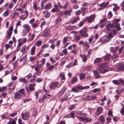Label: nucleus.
I'll list each match as a JSON object with an SVG mask.
<instances>
[{
    "instance_id": "1",
    "label": "nucleus",
    "mask_w": 124,
    "mask_h": 124,
    "mask_svg": "<svg viewBox=\"0 0 124 124\" xmlns=\"http://www.w3.org/2000/svg\"><path fill=\"white\" fill-rule=\"evenodd\" d=\"M108 66V62H104L101 63L99 66L100 69H97V70L99 71L100 73L104 74L105 72L108 71V70L107 69H104V68H107Z\"/></svg>"
},
{
    "instance_id": "2",
    "label": "nucleus",
    "mask_w": 124,
    "mask_h": 124,
    "mask_svg": "<svg viewBox=\"0 0 124 124\" xmlns=\"http://www.w3.org/2000/svg\"><path fill=\"white\" fill-rule=\"evenodd\" d=\"M25 95L24 89H21L19 90L18 92L14 93V98L15 100H18L21 98L22 96H24Z\"/></svg>"
},
{
    "instance_id": "3",
    "label": "nucleus",
    "mask_w": 124,
    "mask_h": 124,
    "mask_svg": "<svg viewBox=\"0 0 124 124\" xmlns=\"http://www.w3.org/2000/svg\"><path fill=\"white\" fill-rule=\"evenodd\" d=\"M88 29L86 27H84L80 31L81 36L83 37H88V34L87 33Z\"/></svg>"
},
{
    "instance_id": "4",
    "label": "nucleus",
    "mask_w": 124,
    "mask_h": 124,
    "mask_svg": "<svg viewBox=\"0 0 124 124\" xmlns=\"http://www.w3.org/2000/svg\"><path fill=\"white\" fill-rule=\"evenodd\" d=\"M60 86L58 85V83L57 81L53 82L49 86L50 88L52 90H54L59 88Z\"/></svg>"
},
{
    "instance_id": "5",
    "label": "nucleus",
    "mask_w": 124,
    "mask_h": 124,
    "mask_svg": "<svg viewBox=\"0 0 124 124\" xmlns=\"http://www.w3.org/2000/svg\"><path fill=\"white\" fill-rule=\"evenodd\" d=\"M95 17V15H91L89 16L86 17L85 19V21L86 20L88 23H91L93 22Z\"/></svg>"
},
{
    "instance_id": "6",
    "label": "nucleus",
    "mask_w": 124,
    "mask_h": 124,
    "mask_svg": "<svg viewBox=\"0 0 124 124\" xmlns=\"http://www.w3.org/2000/svg\"><path fill=\"white\" fill-rule=\"evenodd\" d=\"M13 30V26H11L10 27L9 29V31H8L7 32V37L8 39H10L12 33V31Z\"/></svg>"
},
{
    "instance_id": "7",
    "label": "nucleus",
    "mask_w": 124,
    "mask_h": 124,
    "mask_svg": "<svg viewBox=\"0 0 124 124\" xmlns=\"http://www.w3.org/2000/svg\"><path fill=\"white\" fill-rule=\"evenodd\" d=\"M116 68L120 70H124V62L123 63H121L116 66Z\"/></svg>"
},
{
    "instance_id": "8",
    "label": "nucleus",
    "mask_w": 124,
    "mask_h": 124,
    "mask_svg": "<svg viewBox=\"0 0 124 124\" xmlns=\"http://www.w3.org/2000/svg\"><path fill=\"white\" fill-rule=\"evenodd\" d=\"M21 116L22 119H23L27 120L29 118V114L28 112H26L24 114L22 113Z\"/></svg>"
},
{
    "instance_id": "9",
    "label": "nucleus",
    "mask_w": 124,
    "mask_h": 124,
    "mask_svg": "<svg viewBox=\"0 0 124 124\" xmlns=\"http://www.w3.org/2000/svg\"><path fill=\"white\" fill-rule=\"evenodd\" d=\"M35 69L36 72V74L38 76L39 75L41 74L42 69L36 66L35 67Z\"/></svg>"
},
{
    "instance_id": "10",
    "label": "nucleus",
    "mask_w": 124,
    "mask_h": 124,
    "mask_svg": "<svg viewBox=\"0 0 124 124\" xmlns=\"http://www.w3.org/2000/svg\"><path fill=\"white\" fill-rule=\"evenodd\" d=\"M72 11V8H70L69 10H66L65 11H64L63 13L65 15H68L69 16H70L71 12Z\"/></svg>"
},
{
    "instance_id": "11",
    "label": "nucleus",
    "mask_w": 124,
    "mask_h": 124,
    "mask_svg": "<svg viewBox=\"0 0 124 124\" xmlns=\"http://www.w3.org/2000/svg\"><path fill=\"white\" fill-rule=\"evenodd\" d=\"M102 112V107H99L97 108V110L96 112V114L97 115H99Z\"/></svg>"
},
{
    "instance_id": "12",
    "label": "nucleus",
    "mask_w": 124,
    "mask_h": 124,
    "mask_svg": "<svg viewBox=\"0 0 124 124\" xmlns=\"http://www.w3.org/2000/svg\"><path fill=\"white\" fill-rule=\"evenodd\" d=\"M113 36L112 35V34L111 32H109V34L107 35V38L108 40H107V39H105L104 40L105 42H108L109 40L111 38H112Z\"/></svg>"
},
{
    "instance_id": "13",
    "label": "nucleus",
    "mask_w": 124,
    "mask_h": 124,
    "mask_svg": "<svg viewBox=\"0 0 124 124\" xmlns=\"http://www.w3.org/2000/svg\"><path fill=\"white\" fill-rule=\"evenodd\" d=\"M79 120L81 122H83L84 121H86V122H89L90 121V119H89L88 118L82 117H79Z\"/></svg>"
},
{
    "instance_id": "14",
    "label": "nucleus",
    "mask_w": 124,
    "mask_h": 124,
    "mask_svg": "<svg viewBox=\"0 0 124 124\" xmlns=\"http://www.w3.org/2000/svg\"><path fill=\"white\" fill-rule=\"evenodd\" d=\"M23 27L24 28L26 29L27 32H29L30 30V28L28 24H25L23 26Z\"/></svg>"
},
{
    "instance_id": "15",
    "label": "nucleus",
    "mask_w": 124,
    "mask_h": 124,
    "mask_svg": "<svg viewBox=\"0 0 124 124\" xmlns=\"http://www.w3.org/2000/svg\"><path fill=\"white\" fill-rule=\"evenodd\" d=\"M89 87V86H87L83 87L81 86L78 85L77 86V88L78 89H81L82 90L86 89L88 88Z\"/></svg>"
},
{
    "instance_id": "16",
    "label": "nucleus",
    "mask_w": 124,
    "mask_h": 124,
    "mask_svg": "<svg viewBox=\"0 0 124 124\" xmlns=\"http://www.w3.org/2000/svg\"><path fill=\"white\" fill-rule=\"evenodd\" d=\"M118 49V47H112L110 48V51L113 53L115 52Z\"/></svg>"
},
{
    "instance_id": "17",
    "label": "nucleus",
    "mask_w": 124,
    "mask_h": 124,
    "mask_svg": "<svg viewBox=\"0 0 124 124\" xmlns=\"http://www.w3.org/2000/svg\"><path fill=\"white\" fill-rule=\"evenodd\" d=\"M36 49V46L34 45L31 48V54L32 55H34L35 54V52Z\"/></svg>"
},
{
    "instance_id": "18",
    "label": "nucleus",
    "mask_w": 124,
    "mask_h": 124,
    "mask_svg": "<svg viewBox=\"0 0 124 124\" xmlns=\"http://www.w3.org/2000/svg\"><path fill=\"white\" fill-rule=\"evenodd\" d=\"M36 84L35 83L31 84L29 86V90L31 91V90H34L35 89L33 87L34 86H35Z\"/></svg>"
},
{
    "instance_id": "19",
    "label": "nucleus",
    "mask_w": 124,
    "mask_h": 124,
    "mask_svg": "<svg viewBox=\"0 0 124 124\" xmlns=\"http://www.w3.org/2000/svg\"><path fill=\"white\" fill-rule=\"evenodd\" d=\"M44 32L43 35L45 37H46L50 33L49 30L48 29L45 30Z\"/></svg>"
},
{
    "instance_id": "20",
    "label": "nucleus",
    "mask_w": 124,
    "mask_h": 124,
    "mask_svg": "<svg viewBox=\"0 0 124 124\" xmlns=\"http://www.w3.org/2000/svg\"><path fill=\"white\" fill-rule=\"evenodd\" d=\"M66 117L67 118L71 117L72 118H74L75 117L74 114L73 112H71L69 114L66 115Z\"/></svg>"
},
{
    "instance_id": "21",
    "label": "nucleus",
    "mask_w": 124,
    "mask_h": 124,
    "mask_svg": "<svg viewBox=\"0 0 124 124\" xmlns=\"http://www.w3.org/2000/svg\"><path fill=\"white\" fill-rule=\"evenodd\" d=\"M106 20V18H104L103 19L101 20L100 21V22L101 24L100 26L101 28H102L104 26V25L102 24V23L105 22Z\"/></svg>"
},
{
    "instance_id": "22",
    "label": "nucleus",
    "mask_w": 124,
    "mask_h": 124,
    "mask_svg": "<svg viewBox=\"0 0 124 124\" xmlns=\"http://www.w3.org/2000/svg\"><path fill=\"white\" fill-rule=\"evenodd\" d=\"M108 4V2H106L105 3V2H103L101 4L100 6L101 7H103V8H106L107 7V6Z\"/></svg>"
},
{
    "instance_id": "23",
    "label": "nucleus",
    "mask_w": 124,
    "mask_h": 124,
    "mask_svg": "<svg viewBox=\"0 0 124 124\" xmlns=\"http://www.w3.org/2000/svg\"><path fill=\"white\" fill-rule=\"evenodd\" d=\"M99 119L101 124H103L105 121V118L103 116H100Z\"/></svg>"
},
{
    "instance_id": "24",
    "label": "nucleus",
    "mask_w": 124,
    "mask_h": 124,
    "mask_svg": "<svg viewBox=\"0 0 124 124\" xmlns=\"http://www.w3.org/2000/svg\"><path fill=\"white\" fill-rule=\"evenodd\" d=\"M120 79L118 80H113L112 82L115 85H120Z\"/></svg>"
},
{
    "instance_id": "25",
    "label": "nucleus",
    "mask_w": 124,
    "mask_h": 124,
    "mask_svg": "<svg viewBox=\"0 0 124 124\" xmlns=\"http://www.w3.org/2000/svg\"><path fill=\"white\" fill-rule=\"evenodd\" d=\"M102 60L101 58H97L95 59L94 61V63H96L101 61Z\"/></svg>"
},
{
    "instance_id": "26",
    "label": "nucleus",
    "mask_w": 124,
    "mask_h": 124,
    "mask_svg": "<svg viewBox=\"0 0 124 124\" xmlns=\"http://www.w3.org/2000/svg\"><path fill=\"white\" fill-rule=\"evenodd\" d=\"M113 25L111 24H108L106 25V29L108 31H109L110 30V29L111 28L113 27Z\"/></svg>"
},
{
    "instance_id": "27",
    "label": "nucleus",
    "mask_w": 124,
    "mask_h": 124,
    "mask_svg": "<svg viewBox=\"0 0 124 124\" xmlns=\"http://www.w3.org/2000/svg\"><path fill=\"white\" fill-rule=\"evenodd\" d=\"M80 19L78 17H76L71 22V23L72 24H73L76 22L78 20H79Z\"/></svg>"
},
{
    "instance_id": "28",
    "label": "nucleus",
    "mask_w": 124,
    "mask_h": 124,
    "mask_svg": "<svg viewBox=\"0 0 124 124\" xmlns=\"http://www.w3.org/2000/svg\"><path fill=\"white\" fill-rule=\"evenodd\" d=\"M111 56L110 54H107L104 56V59L107 60H109L111 58Z\"/></svg>"
},
{
    "instance_id": "29",
    "label": "nucleus",
    "mask_w": 124,
    "mask_h": 124,
    "mask_svg": "<svg viewBox=\"0 0 124 124\" xmlns=\"http://www.w3.org/2000/svg\"><path fill=\"white\" fill-rule=\"evenodd\" d=\"M42 42L41 40L37 41L36 42L35 45H36L38 46H40L41 45Z\"/></svg>"
},
{
    "instance_id": "30",
    "label": "nucleus",
    "mask_w": 124,
    "mask_h": 124,
    "mask_svg": "<svg viewBox=\"0 0 124 124\" xmlns=\"http://www.w3.org/2000/svg\"><path fill=\"white\" fill-rule=\"evenodd\" d=\"M81 38L80 36L78 35H75L74 36V38L75 40L79 41Z\"/></svg>"
},
{
    "instance_id": "31",
    "label": "nucleus",
    "mask_w": 124,
    "mask_h": 124,
    "mask_svg": "<svg viewBox=\"0 0 124 124\" xmlns=\"http://www.w3.org/2000/svg\"><path fill=\"white\" fill-rule=\"evenodd\" d=\"M52 7V6L51 4H47L45 6V9H49Z\"/></svg>"
},
{
    "instance_id": "32",
    "label": "nucleus",
    "mask_w": 124,
    "mask_h": 124,
    "mask_svg": "<svg viewBox=\"0 0 124 124\" xmlns=\"http://www.w3.org/2000/svg\"><path fill=\"white\" fill-rule=\"evenodd\" d=\"M60 77L62 79H65V78L64 73L63 72L61 73L60 74Z\"/></svg>"
},
{
    "instance_id": "33",
    "label": "nucleus",
    "mask_w": 124,
    "mask_h": 124,
    "mask_svg": "<svg viewBox=\"0 0 124 124\" xmlns=\"http://www.w3.org/2000/svg\"><path fill=\"white\" fill-rule=\"evenodd\" d=\"M120 24L118 23L116 24V25H114L116 27L117 30L118 31H119L121 30V28L120 27Z\"/></svg>"
},
{
    "instance_id": "34",
    "label": "nucleus",
    "mask_w": 124,
    "mask_h": 124,
    "mask_svg": "<svg viewBox=\"0 0 124 124\" xmlns=\"http://www.w3.org/2000/svg\"><path fill=\"white\" fill-rule=\"evenodd\" d=\"M26 46H23L22 48L20 50V52L23 53V52H26Z\"/></svg>"
},
{
    "instance_id": "35",
    "label": "nucleus",
    "mask_w": 124,
    "mask_h": 124,
    "mask_svg": "<svg viewBox=\"0 0 124 124\" xmlns=\"http://www.w3.org/2000/svg\"><path fill=\"white\" fill-rule=\"evenodd\" d=\"M6 86H2V87L0 88V93L1 92H3L4 91L6 90Z\"/></svg>"
},
{
    "instance_id": "36",
    "label": "nucleus",
    "mask_w": 124,
    "mask_h": 124,
    "mask_svg": "<svg viewBox=\"0 0 124 124\" xmlns=\"http://www.w3.org/2000/svg\"><path fill=\"white\" fill-rule=\"evenodd\" d=\"M68 2L67 1L65 4L64 5L63 7V8L64 9L67 8L68 7Z\"/></svg>"
},
{
    "instance_id": "37",
    "label": "nucleus",
    "mask_w": 124,
    "mask_h": 124,
    "mask_svg": "<svg viewBox=\"0 0 124 124\" xmlns=\"http://www.w3.org/2000/svg\"><path fill=\"white\" fill-rule=\"evenodd\" d=\"M77 81V77L73 78L72 79L71 81V83L73 84L75 82H76Z\"/></svg>"
},
{
    "instance_id": "38",
    "label": "nucleus",
    "mask_w": 124,
    "mask_h": 124,
    "mask_svg": "<svg viewBox=\"0 0 124 124\" xmlns=\"http://www.w3.org/2000/svg\"><path fill=\"white\" fill-rule=\"evenodd\" d=\"M80 55L81 57L83 58V61L84 62H85L87 60V58L85 57V55L81 54H80Z\"/></svg>"
},
{
    "instance_id": "39",
    "label": "nucleus",
    "mask_w": 124,
    "mask_h": 124,
    "mask_svg": "<svg viewBox=\"0 0 124 124\" xmlns=\"http://www.w3.org/2000/svg\"><path fill=\"white\" fill-rule=\"evenodd\" d=\"M43 80V79L40 78H38L35 80V81L39 83L42 82Z\"/></svg>"
},
{
    "instance_id": "40",
    "label": "nucleus",
    "mask_w": 124,
    "mask_h": 124,
    "mask_svg": "<svg viewBox=\"0 0 124 124\" xmlns=\"http://www.w3.org/2000/svg\"><path fill=\"white\" fill-rule=\"evenodd\" d=\"M9 11H6L3 14V16L4 17H6L9 15Z\"/></svg>"
},
{
    "instance_id": "41",
    "label": "nucleus",
    "mask_w": 124,
    "mask_h": 124,
    "mask_svg": "<svg viewBox=\"0 0 124 124\" xmlns=\"http://www.w3.org/2000/svg\"><path fill=\"white\" fill-rule=\"evenodd\" d=\"M124 48V46H122L118 50L119 54H120L122 53V52Z\"/></svg>"
},
{
    "instance_id": "42",
    "label": "nucleus",
    "mask_w": 124,
    "mask_h": 124,
    "mask_svg": "<svg viewBox=\"0 0 124 124\" xmlns=\"http://www.w3.org/2000/svg\"><path fill=\"white\" fill-rule=\"evenodd\" d=\"M36 64L38 65V66H38L39 67L42 69L43 68V65L40 63L39 64V62H37Z\"/></svg>"
},
{
    "instance_id": "43",
    "label": "nucleus",
    "mask_w": 124,
    "mask_h": 124,
    "mask_svg": "<svg viewBox=\"0 0 124 124\" xmlns=\"http://www.w3.org/2000/svg\"><path fill=\"white\" fill-rule=\"evenodd\" d=\"M79 77L80 79H83L84 78V75L83 74L80 73L79 74Z\"/></svg>"
},
{
    "instance_id": "44",
    "label": "nucleus",
    "mask_w": 124,
    "mask_h": 124,
    "mask_svg": "<svg viewBox=\"0 0 124 124\" xmlns=\"http://www.w3.org/2000/svg\"><path fill=\"white\" fill-rule=\"evenodd\" d=\"M19 80L20 82H23L24 83H25L26 82V80L24 78H19Z\"/></svg>"
},
{
    "instance_id": "45",
    "label": "nucleus",
    "mask_w": 124,
    "mask_h": 124,
    "mask_svg": "<svg viewBox=\"0 0 124 124\" xmlns=\"http://www.w3.org/2000/svg\"><path fill=\"white\" fill-rule=\"evenodd\" d=\"M85 21V19L83 21L80 22V23L78 24V26L80 27L82 26L83 24L84 23Z\"/></svg>"
},
{
    "instance_id": "46",
    "label": "nucleus",
    "mask_w": 124,
    "mask_h": 124,
    "mask_svg": "<svg viewBox=\"0 0 124 124\" xmlns=\"http://www.w3.org/2000/svg\"><path fill=\"white\" fill-rule=\"evenodd\" d=\"M54 68V65H51L48 67V69H47L48 70H53Z\"/></svg>"
},
{
    "instance_id": "47",
    "label": "nucleus",
    "mask_w": 124,
    "mask_h": 124,
    "mask_svg": "<svg viewBox=\"0 0 124 124\" xmlns=\"http://www.w3.org/2000/svg\"><path fill=\"white\" fill-rule=\"evenodd\" d=\"M17 115L16 112H14V113H11L10 115V116L11 117H14L16 115Z\"/></svg>"
},
{
    "instance_id": "48",
    "label": "nucleus",
    "mask_w": 124,
    "mask_h": 124,
    "mask_svg": "<svg viewBox=\"0 0 124 124\" xmlns=\"http://www.w3.org/2000/svg\"><path fill=\"white\" fill-rule=\"evenodd\" d=\"M33 8H34V9L36 11L38 10L39 8L37 6V4H34L33 5Z\"/></svg>"
},
{
    "instance_id": "49",
    "label": "nucleus",
    "mask_w": 124,
    "mask_h": 124,
    "mask_svg": "<svg viewBox=\"0 0 124 124\" xmlns=\"http://www.w3.org/2000/svg\"><path fill=\"white\" fill-rule=\"evenodd\" d=\"M46 2V0H43L41 3V6L44 7V4H45Z\"/></svg>"
},
{
    "instance_id": "50",
    "label": "nucleus",
    "mask_w": 124,
    "mask_h": 124,
    "mask_svg": "<svg viewBox=\"0 0 124 124\" xmlns=\"http://www.w3.org/2000/svg\"><path fill=\"white\" fill-rule=\"evenodd\" d=\"M119 9V7L118 6H116L114 8H113V10L114 11H116L117 10Z\"/></svg>"
},
{
    "instance_id": "51",
    "label": "nucleus",
    "mask_w": 124,
    "mask_h": 124,
    "mask_svg": "<svg viewBox=\"0 0 124 124\" xmlns=\"http://www.w3.org/2000/svg\"><path fill=\"white\" fill-rule=\"evenodd\" d=\"M48 45L45 44L42 46L41 48H42L44 49L48 47Z\"/></svg>"
},
{
    "instance_id": "52",
    "label": "nucleus",
    "mask_w": 124,
    "mask_h": 124,
    "mask_svg": "<svg viewBox=\"0 0 124 124\" xmlns=\"http://www.w3.org/2000/svg\"><path fill=\"white\" fill-rule=\"evenodd\" d=\"M100 88H95L93 90V92L94 93H96L97 92H100Z\"/></svg>"
},
{
    "instance_id": "53",
    "label": "nucleus",
    "mask_w": 124,
    "mask_h": 124,
    "mask_svg": "<svg viewBox=\"0 0 124 124\" xmlns=\"http://www.w3.org/2000/svg\"><path fill=\"white\" fill-rule=\"evenodd\" d=\"M93 72L94 73V76L96 75H99V74L98 73V72L97 70H93Z\"/></svg>"
},
{
    "instance_id": "54",
    "label": "nucleus",
    "mask_w": 124,
    "mask_h": 124,
    "mask_svg": "<svg viewBox=\"0 0 124 124\" xmlns=\"http://www.w3.org/2000/svg\"><path fill=\"white\" fill-rule=\"evenodd\" d=\"M118 56L116 54H113L112 56V59H115L117 58Z\"/></svg>"
},
{
    "instance_id": "55",
    "label": "nucleus",
    "mask_w": 124,
    "mask_h": 124,
    "mask_svg": "<svg viewBox=\"0 0 124 124\" xmlns=\"http://www.w3.org/2000/svg\"><path fill=\"white\" fill-rule=\"evenodd\" d=\"M10 45L8 44H6L5 45V47L6 51H7L8 49L10 47Z\"/></svg>"
},
{
    "instance_id": "56",
    "label": "nucleus",
    "mask_w": 124,
    "mask_h": 124,
    "mask_svg": "<svg viewBox=\"0 0 124 124\" xmlns=\"http://www.w3.org/2000/svg\"><path fill=\"white\" fill-rule=\"evenodd\" d=\"M68 38L67 37H65L64 38L63 41V42L65 43L67 41Z\"/></svg>"
},
{
    "instance_id": "57",
    "label": "nucleus",
    "mask_w": 124,
    "mask_h": 124,
    "mask_svg": "<svg viewBox=\"0 0 124 124\" xmlns=\"http://www.w3.org/2000/svg\"><path fill=\"white\" fill-rule=\"evenodd\" d=\"M97 84H98L97 82H93L91 83L90 85L91 86H93V85H97Z\"/></svg>"
},
{
    "instance_id": "58",
    "label": "nucleus",
    "mask_w": 124,
    "mask_h": 124,
    "mask_svg": "<svg viewBox=\"0 0 124 124\" xmlns=\"http://www.w3.org/2000/svg\"><path fill=\"white\" fill-rule=\"evenodd\" d=\"M38 24L36 23H34L32 24L33 28H35L38 26Z\"/></svg>"
},
{
    "instance_id": "59",
    "label": "nucleus",
    "mask_w": 124,
    "mask_h": 124,
    "mask_svg": "<svg viewBox=\"0 0 124 124\" xmlns=\"http://www.w3.org/2000/svg\"><path fill=\"white\" fill-rule=\"evenodd\" d=\"M111 32L112 33V35L114 37L115 36L116 33V31L115 30H113L112 31V32Z\"/></svg>"
},
{
    "instance_id": "60",
    "label": "nucleus",
    "mask_w": 124,
    "mask_h": 124,
    "mask_svg": "<svg viewBox=\"0 0 124 124\" xmlns=\"http://www.w3.org/2000/svg\"><path fill=\"white\" fill-rule=\"evenodd\" d=\"M62 52L64 55H65L66 54L68 53L67 49H64L63 50Z\"/></svg>"
},
{
    "instance_id": "61",
    "label": "nucleus",
    "mask_w": 124,
    "mask_h": 124,
    "mask_svg": "<svg viewBox=\"0 0 124 124\" xmlns=\"http://www.w3.org/2000/svg\"><path fill=\"white\" fill-rule=\"evenodd\" d=\"M106 121L107 123L108 124L110 122L111 119L110 117H108L106 119Z\"/></svg>"
},
{
    "instance_id": "62",
    "label": "nucleus",
    "mask_w": 124,
    "mask_h": 124,
    "mask_svg": "<svg viewBox=\"0 0 124 124\" xmlns=\"http://www.w3.org/2000/svg\"><path fill=\"white\" fill-rule=\"evenodd\" d=\"M121 114L123 115L124 114V108L123 107L122 108L120 111Z\"/></svg>"
},
{
    "instance_id": "63",
    "label": "nucleus",
    "mask_w": 124,
    "mask_h": 124,
    "mask_svg": "<svg viewBox=\"0 0 124 124\" xmlns=\"http://www.w3.org/2000/svg\"><path fill=\"white\" fill-rule=\"evenodd\" d=\"M61 21V19L59 17H58L56 21L58 23L60 22Z\"/></svg>"
},
{
    "instance_id": "64",
    "label": "nucleus",
    "mask_w": 124,
    "mask_h": 124,
    "mask_svg": "<svg viewBox=\"0 0 124 124\" xmlns=\"http://www.w3.org/2000/svg\"><path fill=\"white\" fill-rule=\"evenodd\" d=\"M18 123L19 124H24L23 122H22V120L20 119H18Z\"/></svg>"
}]
</instances>
